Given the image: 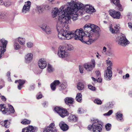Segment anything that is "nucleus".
<instances>
[{"mask_svg": "<svg viewBox=\"0 0 132 132\" xmlns=\"http://www.w3.org/2000/svg\"><path fill=\"white\" fill-rule=\"evenodd\" d=\"M91 24H85L84 30L80 28L75 31H68L62 29L58 34V38L61 40L69 39L73 37L76 40H80L83 43L88 45L91 44L93 40L91 38Z\"/></svg>", "mask_w": 132, "mask_h": 132, "instance_id": "obj_1", "label": "nucleus"}, {"mask_svg": "<svg viewBox=\"0 0 132 132\" xmlns=\"http://www.w3.org/2000/svg\"><path fill=\"white\" fill-rule=\"evenodd\" d=\"M68 4L70 7L68 6L67 9V14L66 16H68L70 17L69 20H68L66 25L63 26V28L61 29H64L65 30L67 31L68 29L67 28L68 27V24L70 22V19L71 18L73 21H75L78 19V15L77 14L78 11L79 10H82L84 8V6L83 4L80 2L76 3L75 2L71 0L70 2H68Z\"/></svg>", "mask_w": 132, "mask_h": 132, "instance_id": "obj_2", "label": "nucleus"}, {"mask_svg": "<svg viewBox=\"0 0 132 132\" xmlns=\"http://www.w3.org/2000/svg\"><path fill=\"white\" fill-rule=\"evenodd\" d=\"M67 7L68 6L67 5L63 6L60 7L59 9L57 10H57H53L52 12L53 18L55 17L57 15H59L57 25V29L59 33L61 32L63 26L66 25L68 20L70 19V17L66 16L67 14Z\"/></svg>", "mask_w": 132, "mask_h": 132, "instance_id": "obj_3", "label": "nucleus"}, {"mask_svg": "<svg viewBox=\"0 0 132 132\" xmlns=\"http://www.w3.org/2000/svg\"><path fill=\"white\" fill-rule=\"evenodd\" d=\"M93 122L92 125H89L88 127V130L92 129L93 132H100L102 131V126L99 123L98 119H93Z\"/></svg>", "mask_w": 132, "mask_h": 132, "instance_id": "obj_4", "label": "nucleus"}, {"mask_svg": "<svg viewBox=\"0 0 132 132\" xmlns=\"http://www.w3.org/2000/svg\"><path fill=\"white\" fill-rule=\"evenodd\" d=\"M91 31L90 33L92 34V37L95 36L97 39L100 36V28L94 24H91Z\"/></svg>", "mask_w": 132, "mask_h": 132, "instance_id": "obj_5", "label": "nucleus"}, {"mask_svg": "<svg viewBox=\"0 0 132 132\" xmlns=\"http://www.w3.org/2000/svg\"><path fill=\"white\" fill-rule=\"evenodd\" d=\"M8 41L4 39L0 40V58L2 56L4 55V53L6 51V46Z\"/></svg>", "mask_w": 132, "mask_h": 132, "instance_id": "obj_6", "label": "nucleus"}, {"mask_svg": "<svg viewBox=\"0 0 132 132\" xmlns=\"http://www.w3.org/2000/svg\"><path fill=\"white\" fill-rule=\"evenodd\" d=\"M83 5L84 6L82 10H80V11H79L80 12V15H82L83 13L82 12V11L84 9V10H85L87 13H91L96 11V10L92 6L90 5V4H86L85 5V6L83 4Z\"/></svg>", "mask_w": 132, "mask_h": 132, "instance_id": "obj_7", "label": "nucleus"}, {"mask_svg": "<svg viewBox=\"0 0 132 132\" xmlns=\"http://www.w3.org/2000/svg\"><path fill=\"white\" fill-rule=\"evenodd\" d=\"M58 50L57 54L61 58H63L66 57L68 55V53L66 51L65 47H60Z\"/></svg>", "mask_w": 132, "mask_h": 132, "instance_id": "obj_8", "label": "nucleus"}, {"mask_svg": "<svg viewBox=\"0 0 132 132\" xmlns=\"http://www.w3.org/2000/svg\"><path fill=\"white\" fill-rule=\"evenodd\" d=\"M91 63H87L84 65V67L85 69L88 71H91L94 68L95 65V60L94 59L91 60Z\"/></svg>", "mask_w": 132, "mask_h": 132, "instance_id": "obj_9", "label": "nucleus"}, {"mask_svg": "<svg viewBox=\"0 0 132 132\" xmlns=\"http://www.w3.org/2000/svg\"><path fill=\"white\" fill-rule=\"evenodd\" d=\"M109 13L110 15L114 19H120L121 13L119 11H116L114 9H111L109 11Z\"/></svg>", "mask_w": 132, "mask_h": 132, "instance_id": "obj_10", "label": "nucleus"}, {"mask_svg": "<svg viewBox=\"0 0 132 132\" xmlns=\"http://www.w3.org/2000/svg\"><path fill=\"white\" fill-rule=\"evenodd\" d=\"M111 69V67L110 66H108L107 70L105 72L104 78L106 80H109L111 79L112 76Z\"/></svg>", "mask_w": 132, "mask_h": 132, "instance_id": "obj_11", "label": "nucleus"}, {"mask_svg": "<svg viewBox=\"0 0 132 132\" xmlns=\"http://www.w3.org/2000/svg\"><path fill=\"white\" fill-rule=\"evenodd\" d=\"M31 4V2L29 1H28L25 2V4L22 10V12L23 14H25L30 11Z\"/></svg>", "mask_w": 132, "mask_h": 132, "instance_id": "obj_12", "label": "nucleus"}, {"mask_svg": "<svg viewBox=\"0 0 132 132\" xmlns=\"http://www.w3.org/2000/svg\"><path fill=\"white\" fill-rule=\"evenodd\" d=\"M129 43V41L126 39L125 36H121L118 42V44L122 46H125Z\"/></svg>", "mask_w": 132, "mask_h": 132, "instance_id": "obj_13", "label": "nucleus"}, {"mask_svg": "<svg viewBox=\"0 0 132 132\" xmlns=\"http://www.w3.org/2000/svg\"><path fill=\"white\" fill-rule=\"evenodd\" d=\"M38 128L36 127H34L32 126H29L28 127L23 129L22 132H35L37 131Z\"/></svg>", "mask_w": 132, "mask_h": 132, "instance_id": "obj_14", "label": "nucleus"}, {"mask_svg": "<svg viewBox=\"0 0 132 132\" xmlns=\"http://www.w3.org/2000/svg\"><path fill=\"white\" fill-rule=\"evenodd\" d=\"M38 63L39 68L41 69H44L47 66V62L44 59H40L38 61Z\"/></svg>", "mask_w": 132, "mask_h": 132, "instance_id": "obj_15", "label": "nucleus"}, {"mask_svg": "<svg viewBox=\"0 0 132 132\" xmlns=\"http://www.w3.org/2000/svg\"><path fill=\"white\" fill-rule=\"evenodd\" d=\"M112 2L117 7V9L120 11H122L123 9L120 3L119 0H111Z\"/></svg>", "mask_w": 132, "mask_h": 132, "instance_id": "obj_16", "label": "nucleus"}, {"mask_svg": "<svg viewBox=\"0 0 132 132\" xmlns=\"http://www.w3.org/2000/svg\"><path fill=\"white\" fill-rule=\"evenodd\" d=\"M33 55L32 54L29 53L26 54L24 56L25 61L26 63H28L32 61Z\"/></svg>", "mask_w": 132, "mask_h": 132, "instance_id": "obj_17", "label": "nucleus"}, {"mask_svg": "<svg viewBox=\"0 0 132 132\" xmlns=\"http://www.w3.org/2000/svg\"><path fill=\"white\" fill-rule=\"evenodd\" d=\"M9 109H7L6 111H4V110L2 111L3 114L8 115L10 114L11 113H13L15 112L14 108L12 106L9 105Z\"/></svg>", "mask_w": 132, "mask_h": 132, "instance_id": "obj_18", "label": "nucleus"}, {"mask_svg": "<svg viewBox=\"0 0 132 132\" xmlns=\"http://www.w3.org/2000/svg\"><path fill=\"white\" fill-rule=\"evenodd\" d=\"M59 126L61 129L64 131H66L68 129V126L63 121H61L60 123Z\"/></svg>", "mask_w": 132, "mask_h": 132, "instance_id": "obj_19", "label": "nucleus"}, {"mask_svg": "<svg viewBox=\"0 0 132 132\" xmlns=\"http://www.w3.org/2000/svg\"><path fill=\"white\" fill-rule=\"evenodd\" d=\"M65 103L69 106L70 105L73 104L74 101V99L70 97H67L64 99Z\"/></svg>", "mask_w": 132, "mask_h": 132, "instance_id": "obj_20", "label": "nucleus"}, {"mask_svg": "<svg viewBox=\"0 0 132 132\" xmlns=\"http://www.w3.org/2000/svg\"><path fill=\"white\" fill-rule=\"evenodd\" d=\"M60 83L59 80H55L50 85L51 87L53 90H55L56 86L59 85Z\"/></svg>", "mask_w": 132, "mask_h": 132, "instance_id": "obj_21", "label": "nucleus"}, {"mask_svg": "<svg viewBox=\"0 0 132 132\" xmlns=\"http://www.w3.org/2000/svg\"><path fill=\"white\" fill-rule=\"evenodd\" d=\"M69 113L65 109H62L60 110L59 115L62 117L64 118L68 115Z\"/></svg>", "mask_w": 132, "mask_h": 132, "instance_id": "obj_22", "label": "nucleus"}, {"mask_svg": "<svg viewBox=\"0 0 132 132\" xmlns=\"http://www.w3.org/2000/svg\"><path fill=\"white\" fill-rule=\"evenodd\" d=\"M68 119L69 121L73 122L77 121L78 118L75 115L71 114L69 116Z\"/></svg>", "mask_w": 132, "mask_h": 132, "instance_id": "obj_23", "label": "nucleus"}, {"mask_svg": "<svg viewBox=\"0 0 132 132\" xmlns=\"http://www.w3.org/2000/svg\"><path fill=\"white\" fill-rule=\"evenodd\" d=\"M42 29L48 34H51V31L49 27L45 24L42 27H41Z\"/></svg>", "mask_w": 132, "mask_h": 132, "instance_id": "obj_24", "label": "nucleus"}, {"mask_svg": "<svg viewBox=\"0 0 132 132\" xmlns=\"http://www.w3.org/2000/svg\"><path fill=\"white\" fill-rule=\"evenodd\" d=\"M25 80H23L19 79L16 80L15 82V83L18 82L19 84L18 86V88L19 90H20L21 88V86L23 85L25 83Z\"/></svg>", "mask_w": 132, "mask_h": 132, "instance_id": "obj_25", "label": "nucleus"}, {"mask_svg": "<svg viewBox=\"0 0 132 132\" xmlns=\"http://www.w3.org/2000/svg\"><path fill=\"white\" fill-rule=\"evenodd\" d=\"M114 29L112 28L111 27L110 28V30L112 33H117L118 32L119 30V29L120 27L119 26L117 25H116L114 26Z\"/></svg>", "mask_w": 132, "mask_h": 132, "instance_id": "obj_26", "label": "nucleus"}, {"mask_svg": "<svg viewBox=\"0 0 132 132\" xmlns=\"http://www.w3.org/2000/svg\"><path fill=\"white\" fill-rule=\"evenodd\" d=\"M123 115L122 114L120 113V112H118L116 114V118L118 120L122 121H123Z\"/></svg>", "mask_w": 132, "mask_h": 132, "instance_id": "obj_27", "label": "nucleus"}, {"mask_svg": "<svg viewBox=\"0 0 132 132\" xmlns=\"http://www.w3.org/2000/svg\"><path fill=\"white\" fill-rule=\"evenodd\" d=\"M82 95L81 93H78L76 97V100L79 103L81 102L82 101Z\"/></svg>", "mask_w": 132, "mask_h": 132, "instance_id": "obj_28", "label": "nucleus"}, {"mask_svg": "<svg viewBox=\"0 0 132 132\" xmlns=\"http://www.w3.org/2000/svg\"><path fill=\"white\" fill-rule=\"evenodd\" d=\"M15 40L17 41H18L20 44L21 45H23L24 44L25 42V39L24 38H22L20 37H19L15 39Z\"/></svg>", "mask_w": 132, "mask_h": 132, "instance_id": "obj_29", "label": "nucleus"}, {"mask_svg": "<svg viewBox=\"0 0 132 132\" xmlns=\"http://www.w3.org/2000/svg\"><path fill=\"white\" fill-rule=\"evenodd\" d=\"M77 87L78 90H81L84 89V85L83 83L80 82L77 84Z\"/></svg>", "mask_w": 132, "mask_h": 132, "instance_id": "obj_30", "label": "nucleus"}, {"mask_svg": "<svg viewBox=\"0 0 132 132\" xmlns=\"http://www.w3.org/2000/svg\"><path fill=\"white\" fill-rule=\"evenodd\" d=\"M47 71L48 72L51 73L54 71V69L51 65L48 64L47 65Z\"/></svg>", "mask_w": 132, "mask_h": 132, "instance_id": "obj_31", "label": "nucleus"}, {"mask_svg": "<svg viewBox=\"0 0 132 132\" xmlns=\"http://www.w3.org/2000/svg\"><path fill=\"white\" fill-rule=\"evenodd\" d=\"M12 4V2L10 1H6L4 2V5L6 7H8L11 5Z\"/></svg>", "mask_w": 132, "mask_h": 132, "instance_id": "obj_32", "label": "nucleus"}, {"mask_svg": "<svg viewBox=\"0 0 132 132\" xmlns=\"http://www.w3.org/2000/svg\"><path fill=\"white\" fill-rule=\"evenodd\" d=\"M16 40H15L14 41V49L16 50H17L19 49L20 47V46L19 45L18 43L16 42Z\"/></svg>", "mask_w": 132, "mask_h": 132, "instance_id": "obj_33", "label": "nucleus"}, {"mask_svg": "<svg viewBox=\"0 0 132 132\" xmlns=\"http://www.w3.org/2000/svg\"><path fill=\"white\" fill-rule=\"evenodd\" d=\"M113 104L112 102H109L107 103L106 105L105 106V107L107 109H109L111 108H112L113 107Z\"/></svg>", "mask_w": 132, "mask_h": 132, "instance_id": "obj_34", "label": "nucleus"}, {"mask_svg": "<svg viewBox=\"0 0 132 132\" xmlns=\"http://www.w3.org/2000/svg\"><path fill=\"white\" fill-rule=\"evenodd\" d=\"M65 49L66 48L67 50L69 51H71L73 50V47L70 44L67 45L65 47Z\"/></svg>", "mask_w": 132, "mask_h": 132, "instance_id": "obj_35", "label": "nucleus"}, {"mask_svg": "<svg viewBox=\"0 0 132 132\" xmlns=\"http://www.w3.org/2000/svg\"><path fill=\"white\" fill-rule=\"evenodd\" d=\"M30 121L27 119H24L21 122V123L24 125L28 124L30 123Z\"/></svg>", "mask_w": 132, "mask_h": 132, "instance_id": "obj_36", "label": "nucleus"}, {"mask_svg": "<svg viewBox=\"0 0 132 132\" xmlns=\"http://www.w3.org/2000/svg\"><path fill=\"white\" fill-rule=\"evenodd\" d=\"M105 128L107 130H110L111 128V125L110 123L106 124L105 126Z\"/></svg>", "mask_w": 132, "mask_h": 132, "instance_id": "obj_37", "label": "nucleus"}, {"mask_svg": "<svg viewBox=\"0 0 132 132\" xmlns=\"http://www.w3.org/2000/svg\"><path fill=\"white\" fill-rule=\"evenodd\" d=\"M95 103L97 104H101L102 103V102L100 99H95L94 101Z\"/></svg>", "mask_w": 132, "mask_h": 132, "instance_id": "obj_38", "label": "nucleus"}, {"mask_svg": "<svg viewBox=\"0 0 132 132\" xmlns=\"http://www.w3.org/2000/svg\"><path fill=\"white\" fill-rule=\"evenodd\" d=\"M88 87L89 89L93 91H95L96 90V88L91 85H88Z\"/></svg>", "mask_w": 132, "mask_h": 132, "instance_id": "obj_39", "label": "nucleus"}, {"mask_svg": "<svg viewBox=\"0 0 132 132\" xmlns=\"http://www.w3.org/2000/svg\"><path fill=\"white\" fill-rule=\"evenodd\" d=\"M27 46L29 48H31L33 46V44L31 42H29L27 44Z\"/></svg>", "mask_w": 132, "mask_h": 132, "instance_id": "obj_40", "label": "nucleus"}, {"mask_svg": "<svg viewBox=\"0 0 132 132\" xmlns=\"http://www.w3.org/2000/svg\"><path fill=\"white\" fill-rule=\"evenodd\" d=\"M5 121L6 122H5V125H4V126L5 128H9V126L10 124V122L8 120H5Z\"/></svg>", "mask_w": 132, "mask_h": 132, "instance_id": "obj_41", "label": "nucleus"}, {"mask_svg": "<svg viewBox=\"0 0 132 132\" xmlns=\"http://www.w3.org/2000/svg\"><path fill=\"white\" fill-rule=\"evenodd\" d=\"M67 87V85L66 84H61V85L60 86V89H65Z\"/></svg>", "mask_w": 132, "mask_h": 132, "instance_id": "obj_42", "label": "nucleus"}, {"mask_svg": "<svg viewBox=\"0 0 132 132\" xmlns=\"http://www.w3.org/2000/svg\"><path fill=\"white\" fill-rule=\"evenodd\" d=\"M62 109L59 107H56L54 108V110L59 114L60 113V110H61Z\"/></svg>", "mask_w": 132, "mask_h": 132, "instance_id": "obj_43", "label": "nucleus"}, {"mask_svg": "<svg viewBox=\"0 0 132 132\" xmlns=\"http://www.w3.org/2000/svg\"><path fill=\"white\" fill-rule=\"evenodd\" d=\"M85 112L83 109L82 108H79L77 111V113L78 114H81Z\"/></svg>", "mask_w": 132, "mask_h": 132, "instance_id": "obj_44", "label": "nucleus"}, {"mask_svg": "<svg viewBox=\"0 0 132 132\" xmlns=\"http://www.w3.org/2000/svg\"><path fill=\"white\" fill-rule=\"evenodd\" d=\"M5 16V13L0 12V19L4 18Z\"/></svg>", "mask_w": 132, "mask_h": 132, "instance_id": "obj_45", "label": "nucleus"}, {"mask_svg": "<svg viewBox=\"0 0 132 132\" xmlns=\"http://www.w3.org/2000/svg\"><path fill=\"white\" fill-rule=\"evenodd\" d=\"M35 88V85L34 84H32L31 85L29 88V90H34Z\"/></svg>", "mask_w": 132, "mask_h": 132, "instance_id": "obj_46", "label": "nucleus"}, {"mask_svg": "<svg viewBox=\"0 0 132 132\" xmlns=\"http://www.w3.org/2000/svg\"><path fill=\"white\" fill-rule=\"evenodd\" d=\"M113 112V111L112 110H109L107 113L104 114V116H110L111 115Z\"/></svg>", "mask_w": 132, "mask_h": 132, "instance_id": "obj_47", "label": "nucleus"}, {"mask_svg": "<svg viewBox=\"0 0 132 132\" xmlns=\"http://www.w3.org/2000/svg\"><path fill=\"white\" fill-rule=\"evenodd\" d=\"M54 126L55 124L54 123H52L50 124L49 126L47 127H50L52 130V129H54Z\"/></svg>", "mask_w": 132, "mask_h": 132, "instance_id": "obj_48", "label": "nucleus"}, {"mask_svg": "<svg viewBox=\"0 0 132 132\" xmlns=\"http://www.w3.org/2000/svg\"><path fill=\"white\" fill-rule=\"evenodd\" d=\"M4 105L1 104L0 105V111L2 112V111L4 110V111H6L5 109L4 108Z\"/></svg>", "mask_w": 132, "mask_h": 132, "instance_id": "obj_49", "label": "nucleus"}, {"mask_svg": "<svg viewBox=\"0 0 132 132\" xmlns=\"http://www.w3.org/2000/svg\"><path fill=\"white\" fill-rule=\"evenodd\" d=\"M79 70L80 72L81 73H83V67L81 65H79Z\"/></svg>", "mask_w": 132, "mask_h": 132, "instance_id": "obj_50", "label": "nucleus"}, {"mask_svg": "<svg viewBox=\"0 0 132 132\" xmlns=\"http://www.w3.org/2000/svg\"><path fill=\"white\" fill-rule=\"evenodd\" d=\"M36 8L39 13H41L42 12V9L40 6H37Z\"/></svg>", "mask_w": 132, "mask_h": 132, "instance_id": "obj_51", "label": "nucleus"}, {"mask_svg": "<svg viewBox=\"0 0 132 132\" xmlns=\"http://www.w3.org/2000/svg\"><path fill=\"white\" fill-rule=\"evenodd\" d=\"M106 61L107 64L109 65V66H110L111 67V66L112 64V63L109 60H107Z\"/></svg>", "mask_w": 132, "mask_h": 132, "instance_id": "obj_52", "label": "nucleus"}, {"mask_svg": "<svg viewBox=\"0 0 132 132\" xmlns=\"http://www.w3.org/2000/svg\"><path fill=\"white\" fill-rule=\"evenodd\" d=\"M95 73L96 74V76L97 77H100L101 76V73L99 71H96L95 72Z\"/></svg>", "mask_w": 132, "mask_h": 132, "instance_id": "obj_53", "label": "nucleus"}, {"mask_svg": "<svg viewBox=\"0 0 132 132\" xmlns=\"http://www.w3.org/2000/svg\"><path fill=\"white\" fill-rule=\"evenodd\" d=\"M39 93L40 94H39V95H37V98L38 99H40L42 97V95L41 94V93L40 92H39Z\"/></svg>", "mask_w": 132, "mask_h": 132, "instance_id": "obj_54", "label": "nucleus"}, {"mask_svg": "<svg viewBox=\"0 0 132 132\" xmlns=\"http://www.w3.org/2000/svg\"><path fill=\"white\" fill-rule=\"evenodd\" d=\"M1 100L3 101H5L6 100V98H5V97L3 96L2 95V96H1Z\"/></svg>", "mask_w": 132, "mask_h": 132, "instance_id": "obj_55", "label": "nucleus"}, {"mask_svg": "<svg viewBox=\"0 0 132 132\" xmlns=\"http://www.w3.org/2000/svg\"><path fill=\"white\" fill-rule=\"evenodd\" d=\"M44 8L46 10H48L49 9L50 7L47 4L45 5L44 6Z\"/></svg>", "mask_w": 132, "mask_h": 132, "instance_id": "obj_56", "label": "nucleus"}, {"mask_svg": "<svg viewBox=\"0 0 132 132\" xmlns=\"http://www.w3.org/2000/svg\"><path fill=\"white\" fill-rule=\"evenodd\" d=\"M5 122H6L5 121V120L4 121H2L0 122V124L3 126H4V125H5Z\"/></svg>", "mask_w": 132, "mask_h": 132, "instance_id": "obj_57", "label": "nucleus"}, {"mask_svg": "<svg viewBox=\"0 0 132 132\" xmlns=\"http://www.w3.org/2000/svg\"><path fill=\"white\" fill-rule=\"evenodd\" d=\"M4 2L2 0H0V5H4Z\"/></svg>", "mask_w": 132, "mask_h": 132, "instance_id": "obj_58", "label": "nucleus"}, {"mask_svg": "<svg viewBox=\"0 0 132 132\" xmlns=\"http://www.w3.org/2000/svg\"><path fill=\"white\" fill-rule=\"evenodd\" d=\"M128 26L130 28L132 29V23L131 22H129L128 23Z\"/></svg>", "mask_w": 132, "mask_h": 132, "instance_id": "obj_59", "label": "nucleus"}, {"mask_svg": "<svg viewBox=\"0 0 132 132\" xmlns=\"http://www.w3.org/2000/svg\"><path fill=\"white\" fill-rule=\"evenodd\" d=\"M97 82L100 83L102 82V79L101 78H98V79L97 80Z\"/></svg>", "mask_w": 132, "mask_h": 132, "instance_id": "obj_60", "label": "nucleus"}, {"mask_svg": "<svg viewBox=\"0 0 132 132\" xmlns=\"http://www.w3.org/2000/svg\"><path fill=\"white\" fill-rule=\"evenodd\" d=\"M48 103L47 102H45L43 104V105L45 107L47 106Z\"/></svg>", "mask_w": 132, "mask_h": 132, "instance_id": "obj_61", "label": "nucleus"}, {"mask_svg": "<svg viewBox=\"0 0 132 132\" xmlns=\"http://www.w3.org/2000/svg\"><path fill=\"white\" fill-rule=\"evenodd\" d=\"M125 76H123V78H128L129 77V75L127 73L126 74L125 76V78H124Z\"/></svg>", "mask_w": 132, "mask_h": 132, "instance_id": "obj_62", "label": "nucleus"}, {"mask_svg": "<svg viewBox=\"0 0 132 132\" xmlns=\"http://www.w3.org/2000/svg\"><path fill=\"white\" fill-rule=\"evenodd\" d=\"M92 80L94 81H97V80L94 77H92Z\"/></svg>", "mask_w": 132, "mask_h": 132, "instance_id": "obj_63", "label": "nucleus"}, {"mask_svg": "<svg viewBox=\"0 0 132 132\" xmlns=\"http://www.w3.org/2000/svg\"><path fill=\"white\" fill-rule=\"evenodd\" d=\"M106 47L104 46L103 47V50L104 52H105L106 51Z\"/></svg>", "mask_w": 132, "mask_h": 132, "instance_id": "obj_64", "label": "nucleus"}]
</instances>
